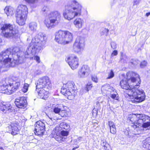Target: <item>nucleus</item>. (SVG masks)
I'll list each match as a JSON object with an SVG mask.
<instances>
[{
    "instance_id": "f257e3e1",
    "label": "nucleus",
    "mask_w": 150,
    "mask_h": 150,
    "mask_svg": "<svg viewBox=\"0 0 150 150\" xmlns=\"http://www.w3.org/2000/svg\"><path fill=\"white\" fill-rule=\"evenodd\" d=\"M127 79L130 82L131 88L127 91V94L129 96L130 100L133 103L142 102L145 99L146 96L144 91L138 89L140 83V77L136 73L129 71L126 74Z\"/></svg>"
},
{
    "instance_id": "f03ea898",
    "label": "nucleus",
    "mask_w": 150,
    "mask_h": 150,
    "mask_svg": "<svg viewBox=\"0 0 150 150\" xmlns=\"http://www.w3.org/2000/svg\"><path fill=\"white\" fill-rule=\"evenodd\" d=\"M46 40L43 33H40L37 35L27 47L25 53L26 57H31L36 53L39 52L45 45Z\"/></svg>"
},
{
    "instance_id": "7ed1b4c3",
    "label": "nucleus",
    "mask_w": 150,
    "mask_h": 150,
    "mask_svg": "<svg viewBox=\"0 0 150 150\" xmlns=\"http://www.w3.org/2000/svg\"><path fill=\"white\" fill-rule=\"evenodd\" d=\"M82 6L76 1L73 0L65 6V10L63 13L64 18L70 21L75 17L81 14Z\"/></svg>"
},
{
    "instance_id": "20e7f679",
    "label": "nucleus",
    "mask_w": 150,
    "mask_h": 150,
    "mask_svg": "<svg viewBox=\"0 0 150 150\" xmlns=\"http://www.w3.org/2000/svg\"><path fill=\"white\" fill-rule=\"evenodd\" d=\"M11 48L4 50L0 53V73L3 67H13L16 64H21V62L18 60L14 61L13 59L12 60L11 57Z\"/></svg>"
},
{
    "instance_id": "39448f33",
    "label": "nucleus",
    "mask_w": 150,
    "mask_h": 150,
    "mask_svg": "<svg viewBox=\"0 0 150 150\" xmlns=\"http://www.w3.org/2000/svg\"><path fill=\"white\" fill-rule=\"evenodd\" d=\"M42 10L44 12L46 11L47 18L44 21V23L47 28L51 29L58 24L61 17L59 12L57 11L51 12L46 7H44Z\"/></svg>"
},
{
    "instance_id": "423d86ee",
    "label": "nucleus",
    "mask_w": 150,
    "mask_h": 150,
    "mask_svg": "<svg viewBox=\"0 0 150 150\" xmlns=\"http://www.w3.org/2000/svg\"><path fill=\"white\" fill-rule=\"evenodd\" d=\"M28 9L25 5H19L16 9V22L20 25H23L25 23L27 18Z\"/></svg>"
},
{
    "instance_id": "0eeeda50",
    "label": "nucleus",
    "mask_w": 150,
    "mask_h": 150,
    "mask_svg": "<svg viewBox=\"0 0 150 150\" xmlns=\"http://www.w3.org/2000/svg\"><path fill=\"white\" fill-rule=\"evenodd\" d=\"M72 34L67 31L59 30L55 33V40L58 43L64 45L72 42Z\"/></svg>"
},
{
    "instance_id": "6e6552de",
    "label": "nucleus",
    "mask_w": 150,
    "mask_h": 150,
    "mask_svg": "<svg viewBox=\"0 0 150 150\" xmlns=\"http://www.w3.org/2000/svg\"><path fill=\"white\" fill-rule=\"evenodd\" d=\"M76 92V88L74 83L72 81H69L64 84L61 91L62 94L71 100L74 98Z\"/></svg>"
},
{
    "instance_id": "1a4fd4ad",
    "label": "nucleus",
    "mask_w": 150,
    "mask_h": 150,
    "mask_svg": "<svg viewBox=\"0 0 150 150\" xmlns=\"http://www.w3.org/2000/svg\"><path fill=\"white\" fill-rule=\"evenodd\" d=\"M3 35L7 38H16L18 34L14 29L13 25L10 24H4L1 28Z\"/></svg>"
},
{
    "instance_id": "9d476101",
    "label": "nucleus",
    "mask_w": 150,
    "mask_h": 150,
    "mask_svg": "<svg viewBox=\"0 0 150 150\" xmlns=\"http://www.w3.org/2000/svg\"><path fill=\"white\" fill-rule=\"evenodd\" d=\"M11 50V54L13 56V59L14 61L18 60L21 62H23V59L25 58V53L21 51V47L19 46H14L13 47Z\"/></svg>"
},
{
    "instance_id": "9b49d317",
    "label": "nucleus",
    "mask_w": 150,
    "mask_h": 150,
    "mask_svg": "<svg viewBox=\"0 0 150 150\" xmlns=\"http://www.w3.org/2000/svg\"><path fill=\"white\" fill-rule=\"evenodd\" d=\"M148 117H145V115L143 114L133 115L132 116L128 118V119L131 122V126L134 128L138 127L137 126L139 125L142 124V120H145Z\"/></svg>"
},
{
    "instance_id": "f8f14e48",
    "label": "nucleus",
    "mask_w": 150,
    "mask_h": 150,
    "mask_svg": "<svg viewBox=\"0 0 150 150\" xmlns=\"http://www.w3.org/2000/svg\"><path fill=\"white\" fill-rule=\"evenodd\" d=\"M84 46V40L83 38L78 37L73 45V49L76 52L81 54L83 50Z\"/></svg>"
},
{
    "instance_id": "ddd939ff",
    "label": "nucleus",
    "mask_w": 150,
    "mask_h": 150,
    "mask_svg": "<svg viewBox=\"0 0 150 150\" xmlns=\"http://www.w3.org/2000/svg\"><path fill=\"white\" fill-rule=\"evenodd\" d=\"M52 84L49 77L45 76L40 78L37 81L36 87L37 88H51Z\"/></svg>"
},
{
    "instance_id": "4468645a",
    "label": "nucleus",
    "mask_w": 150,
    "mask_h": 150,
    "mask_svg": "<svg viewBox=\"0 0 150 150\" xmlns=\"http://www.w3.org/2000/svg\"><path fill=\"white\" fill-rule=\"evenodd\" d=\"M18 126L17 122H11L6 127L7 132L11 133L13 135H16L18 134L19 131Z\"/></svg>"
},
{
    "instance_id": "2eb2a0df",
    "label": "nucleus",
    "mask_w": 150,
    "mask_h": 150,
    "mask_svg": "<svg viewBox=\"0 0 150 150\" xmlns=\"http://www.w3.org/2000/svg\"><path fill=\"white\" fill-rule=\"evenodd\" d=\"M45 125L44 123L41 121L37 122L35 127V134L37 135H42L45 131Z\"/></svg>"
},
{
    "instance_id": "dca6fc26",
    "label": "nucleus",
    "mask_w": 150,
    "mask_h": 150,
    "mask_svg": "<svg viewBox=\"0 0 150 150\" xmlns=\"http://www.w3.org/2000/svg\"><path fill=\"white\" fill-rule=\"evenodd\" d=\"M51 88H37L36 87V91L38 93V96L41 98L45 100L48 97L49 90Z\"/></svg>"
},
{
    "instance_id": "f3484780",
    "label": "nucleus",
    "mask_w": 150,
    "mask_h": 150,
    "mask_svg": "<svg viewBox=\"0 0 150 150\" xmlns=\"http://www.w3.org/2000/svg\"><path fill=\"white\" fill-rule=\"evenodd\" d=\"M67 61L73 70L76 69L79 65L78 59L76 57H69L67 58Z\"/></svg>"
},
{
    "instance_id": "a211bd4d",
    "label": "nucleus",
    "mask_w": 150,
    "mask_h": 150,
    "mask_svg": "<svg viewBox=\"0 0 150 150\" xmlns=\"http://www.w3.org/2000/svg\"><path fill=\"white\" fill-rule=\"evenodd\" d=\"M15 103L16 106L19 108H24L27 105L26 98L24 97H20L16 99Z\"/></svg>"
},
{
    "instance_id": "6ab92c4d",
    "label": "nucleus",
    "mask_w": 150,
    "mask_h": 150,
    "mask_svg": "<svg viewBox=\"0 0 150 150\" xmlns=\"http://www.w3.org/2000/svg\"><path fill=\"white\" fill-rule=\"evenodd\" d=\"M73 23L76 28L78 29H80L83 25L84 21L82 18H77L74 21Z\"/></svg>"
},
{
    "instance_id": "aec40b11",
    "label": "nucleus",
    "mask_w": 150,
    "mask_h": 150,
    "mask_svg": "<svg viewBox=\"0 0 150 150\" xmlns=\"http://www.w3.org/2000/svg\"><path fill=\"white\" fill-rule=\"evenodd\" d=\"M113 89V88H111L109 85L106 84L102 86L101 90L103 93L107 95L110 94V92H112Z\"/></svg>"
},
{
    "instance_id": "412c9836",
    "label": "nucleus",
    "mask_w": 150,
    "mask_h": 150,
    "mask_svg": "<svg viewBox=\"0 0 150 150\" xmlns=\"http://www.w3.org/2000/svg\"><path fill=\"white\" fill-rule=\"evenodd\" d=\"M129 83L130 82L128 81L127 79H123L120 82V84L121 87L122 88L126 90V92L127 94V92L128 90H129L131 88L130 85H129Z\"/></svg>"
},
{
    "instance_id": "4be33fe9",
    "label": "nucleus",
    "mask_w": 150,
    "mask_h": 150,
    "mask_svg": "<svg viewBox=\"0 0 150 150\" xmlns=\"http://www.w3.org/2000/svg\"><path fill=\"white\" fill-rule=\"evenodd\" d=\"M145 117H148L146 119H144L145 120H142V124L140 125H138L137 126L138 127L141 126H142L144 128L150 127V117L145 115Z\"/></svg>"
},
{
    "instance_id": "5701e85b",
    "label": "nucleus",
    "mask_w": 150,
    "mask_h": 150,
    "mask_svg": "<svg viewBox=\"0 0 150 150\" xmlns=\"http://www.w3.org/2000/svg\"><path fill=\"white\" fill-rule=\"evenodd\" d=\"M59 131H60V130L59 131H58H58H55V129H54L53 132H54L55 133H56V134L54 135V137L57 141H58L59 142L62 143L65 141V138L62 137L60 135H59Z\"/></svg>"
},
{
    "instance_id": "b1692460",
    "label": "nucleus",
    "mask_w": 150,
    "mask_h": 150,
    "mask_svg": "<svg viewBox=\"0 0 150 150\" xmlns=\"http://www.w3.org/2000/svg\"><path fill=\"white\" fill-rule=\"evenodd\" d=\"M70 127L69 125L65 122H62L58 126H57L55 128V131H58L61 129L62 130L64 129L66 130L68 129Z\"/></svg>"
},
{
    "instance_id": "393cba45",
    "label": "nucleus",
    "mask_w": 150,
    "mask_h": 150,
    "mask_svg": "<svg viewBox=\"0 0 150 150\" xmlns=\"http://www.w3.org/2000/svg\"><path fill=\"white\" fill-rule=\"evenodd\" d=\"M11 83L8 82V84H6V92H4V93H6L7 94H10L12 93L13 92L15 91L13 89V87H12Z\"/></svg>"
},
{
    "instance_id": "a878e982",
    "label": "nucleus",
    "mask_w": 150,
    "mask_h": 150,
    "mask_svg": "<svg viewBox=\"0 0 150 150\" xmlns=\"http://www.w3.org/2000/svg\"><path fill=\"white\" fill-rule=\"evenodd\" d=\"M4 11L7 16H12L14 13L13 8L10 6H6L4 9Z\"/></svg>"
},
{
    "instance_id": "bb28decb",
    "label": "nucleus",
    "mask_w": 150,
    "mask_h": 150,
    "mask_svg": "<svg viewBox=\"0 0 150 150\" xmlns=\"http://www.w3.org/2000/svg\"><path fill=\"white\" fill-rule=\"evenodd\" d=\"M13 87V89H14L15 91H16L18 89L20 86V80L18 79L16 80L13 81V83L11 84Z\"/></svg>"
},
{
    "instance_id": "cd10ccee",
    "label": "nucleus",
    "mask_w": 150,
    "mask_h": 150,
    "mask_svg": "<svg viewBox=\"0 0 150 150\" xmlns=\"http://www.w3.org/2000/svg\"><path fill=\"white\" fill-rule=\"evenodd\" d=\"M143 146L148 150H150V138L147 139L143 141Z\"/></svg>"
},
{
    "instance_id": "c85d7f7f",
    "label": "nucleus",
    "mask_w": 150,
    "mask_h": 150,
    "mask_svg": "<svg viewBox=\"0 0 150 150\" xmlns=\"http://www.w3.org/2000/svg\"><path fill=\"white\" fill-rule=\"evenodd\" d=\"M12 107L9 104H6V105H2L0 108L1 110L4 113L6 112L7 111L10 110Z\"/></svg>"
},
{
    "instance_id": "c756f323",
    "label": "nucleus",
    "mask_w": 150,
    "mask_h": 150,
    "mask_svg": "<svg viewBox=\"0 0 150 150\" xmlns=\"http://www.w3.org/2000/svg\"><path fill=\"white\" fill-rule=\"evenodd\" d=\"M88 75L85 72L82 71L81 69H79L78 71V76L80 78L83 79L87 77Z\"/></svg>"
},
{
    "instance_id": "7c9ffc66",
    "label": "nucleus",
    "mask_w": 150,
    "mask_h": 150,
    "mask_svg": "<svg viewBox=\"0 0 150 150\" xmlns=\"http://www.w3.org/2000/svg\"><path fill=\"white\" fill-rule=\"evenodd\" d=\"M110 96L109 97V98L110 97L113 99H115L116 100H118V96L116 92V90L114 88L112 89V92H110Z\"/></svg>"
},
{
    "instance_id": "2f4dec72",
    "label": "nucleus",
    "mask_w": 150,
    "mask_h": 150,
    "mask_svg": "<svg viewBox=\"0 0 150 150\" xmlns=\"http://www.w3.org/2000/svg\"><path fill=\"white\" fill-rule=\"evenodd\" d=\"M29 27L31 30L35 31L37 29V24L35 22H31L29 24Z\"/></svg>"
},
{
    "instance_id": "473e14b6",
    "label": "nucleus",
    "mask_w": 150,
    "mask_h": 150,
    "mask_svg": "<svg viewBox=\"0 0 150 150\" xmlns=\"http://www.w3.org/2000/svg\"><path fill=\"white\" fill-rule=\"evenodd\" d=\"M82 71L85 72V73L88 75H89L90 73V69L89 67L87 65H83L81 68Z\"/></svg>"
},
{
    "instance_id": "72a5a7b5",
    "label": "nucleus",
    "mask_w": 150,
    "mask_h": 150,
    "mask_svg": "<svg viewBox=\"0 0 150 150\" xmlns=\"http://www.w3.org/2000/svg\"><path fill=\"white\" fill-rule=\"evenodd\" d=\"M63 107V110H61L60 111L59 115H60L62 117H67L68 115V114L67 111L65 109L67 108V107L65 106H63L62 105Z\"/></svg>"
},
{
    "instance_id": "f704fd0d",
    "label": "nucleus",
    "mask_w": 150,
    "mask_h": 150,
    "mask_svg": "<svg viewBox=\"0 0 150 150\" xmlns=\"http://www.w3.org/2000/svg\"><path fill=\"white\" fill-rule=\"evenodd\" d=\"M26 52V51L25 52V58H30V59H33V58H34V59L36 61L38 62V63H39L40 62V57L37 56H35V54L32 57H26V55H25V53ZM38 52H37V53Z\"/></svg>"
},
{
    "instance_id": "c9c22d12",
    "label": "nucleus",
    "mask_w": 150,
    "mask_h": 150,
    "mask_svg": "<svg viewBox=\"0 0 150 150\" xmlns=\"http://www.w3.org/2000/svg\"><path fill=\"white\" fill-rule=\"evenodd\" d=\"M50 116V117L48 116V117L52 121H54V120L55 121L59 119V117L55 116L53 112L52 113Z\"/></svg>"
},
{
    "instance_id": "e433bc0d",
    "label": "nucleus",
    "mask_w": 150,
    "mask_h": 150,
    "mask_svg": "<svg viewBox=\"0 0 150 150\" xmlns=\"http://www.w3.org/2000/svg\"><path fill=\"white\" fill-rule=\"evenodd\" d=\"M101 145L103 146L105 149H107L109 147V144L105 141H102L101 142Z\"/></svg>"
},
{
    "instance_id": "4c0bfd02",
    "label": "nucleus",
    "mask_w": 150,
    "mask_h": 150,
    "mask_svg": "<svg viewBox=\"0 0 150 150\" xmlns=\"http://www.w3.org/2000/svg\"><path fill=\"white\" fill-rule=\"evenodd\" d=\"M6 84H4L3 85L1 86L0 87V91L1 92L4 93V92L6 91Z\"/></svg>"
},
{
    "instance_id": "58836bf2",
    "label": "nucleus",
    "mask_w": 150,
    "mask_h": 150,
    "mask_svg": "<svg viewBox=\"0 0 150 150\" xmlns=\"http://www.w3.org/2000/svg\"><path fill=\"white\" fill-rule=\"evenodd\" d=\"M61 130L60 129L58 131H60V135H61V136H67L69 134V132H68L66 131H64V130Z\"/></svg>"
},
{
    "instance_id": "ea45409f",
    "label": "nucleus",
    "mask_w": 150,
    "mask_h": 150,
    "mask_svg": "<svg viewBox=\"0 0 150 150\" xmlns=\"http://www.w3.org/2000/svg\"><path fill=\"white\" fill-rule=\"evenodd\" d=\"M92 87V83L91 82H88L86 85L85 89L87 91H88L91 89Z\"/></svg>"
},
{
    "instance_id": "a19ab883",
    "label": "nucleus",
    "mask_w": 150,
    "mask_h": 150,
    "mask_svg": "<svg viewBox=\"0 0 150 150\" xmlns=\"http://www.w3.org/2000/svg\"><path fill=\"white\" fill-rule=\"evenodd\" d=\"M108 30L107 29L104 28L101 32L100 34L101 35H105V36H107L108 35Z\"/></svg>"
},
{
    "instance_id": "79ce46f5",
    "label": "nucleus",
    "mask_w": 150,
    "mask_h": 150,
    "mask_svg": "<svg viewBox=\"0 0 150 150\" xmlns=\"http://www.w3.org/2000/svg\"><path fill=\"white\" fill-rule=\"evenodd\" d=\"M29 85L27 83H25L23 88L22 89V91L24 93H25L28 91Z\"/></svg>"
},
{
    "instance_id": "37998d69",
    "label": "nucleus",
    "mask_w": 150,
    "mask_h": 150,
    "mask_svg": "<svg viewBox=\"0 0 150 150\" xmlns=\"http://www.w3.org/2000/svg\"><path fill=\"white\" fill-rule=\"evenodd\" d=\"M91 78L92 81L93 82L96 83L98 82V79L96 75L95 74L92 75Z\"/></svg>"
},
{
    "instance_id": "c03bdc74",
    "label": "nucleus",
    "mask_w": 150,
    "mask_h": 150,
    "mask_svg": "<svg viewBox=\"0 0 150 150\" xmlns=\"http://www.w3.org/2000/svg\"><path fill=\"white\" fill-rule=\"evenodd\" d=\"M61 109V108L58 107H55L53 109V111L55 113L58 114L59 115V114Z\"/></svg>"
},
{
    "instance_id": "a18cd8bd",
    "label": "nucleus",
    "mask_w": 150,
    "mask_h": 150,
    "mask_svg": "<svg viewBox=\"0 0 150 150\" xmlns=\"http://www.w3.org/2000/svg\"><path fill=\"white\" fill-rule=\"evenodd\" d=\"M33 71H34L33 70L32 71L31 73L34 76H36L37 75L40 74L41 73V71L39 70H38L35 71H34V73L33 72Z\"/></svg>"
},
{
    "instance_id": "49530a36",
    "label": "nucleus",
    "mask_w": 150,
    "mask_h": 150,
    "mask_svg": "<svg viewBox=\"0 0 150 150\" xmlns=\"http://www.w3.org/2000/svg\"><path fill=\"white\" fill-rule=\"evenodd\" d=\"M114 76V74L113 71L111 70L110 72L108 73V76L107 77V79H110L113 78Z\"/></svg>"
},
{
    "instance_id": "de8ad7c7",
    "label": "nucleus",
    "mask_w": 150,
    "mask_h": 150,
    "mask_svg": "<svg viewBox=\"0 0 150 150\" xmlns=\"http://www.w3.org/2000/svg\"><path fill=\"white\" fill-rule=\"evenodd\" d=\"M147 62L146 61L144 60L141 62L140 64V67L141 68H143L146 66Z\"/></svg>"
},
{
    "instance_id": "09e8293b",
    "label": "nucleus",
    "mask_w": 150,
    "mask_h": 150,
    "mask_svg": "<svg viewBox=\"0 0 150 150\" xmlns=\"http://www.w3.org/2000/svg\"><path fill=\"white\" fill-rule=\"evenodd\" d=\"M136 61H134L132 62H129V64L130 66L132 67H135L137 64L136 63Z\"/></svg>"
},
{
    "instance_id": "8fccbe9b",
    "label": "nucleus",
    "mask_w": 150,
    "mask_h": 150,
    "mask_svg": "<svg viewBox=\"0 0 150 150\" xmlns=\"http://www.w3.org/2000/svg\"><path fill=\"white\" fill-rule=\"evenodd\" d=\"M108 125L109 126L110 129L112 127H115L114 123L111 121H108Z\"/></svg>"
},
{
    "instance_id": "3c124183",
    "label": "nucleus",
    "mask_w": 150,
    "mask_h": 150,
    "mask_svg": "<svg viewBox=\"0 0 150 150\" xmlns=\"http://www.w3.org/2000/svg\"><path fill=\"white\" fill-rule=\"evenodd\" d=\"M26 3L29 4H33L37 2L38 0H24Z\"/></svg>"
},
{
    "instance_id": "603ef678",
    "label": "nucleus",
    "mask_w": 150,
    "mask_h": 150,
    "mask_svg": "<svg viewBox=\"0 0 150 150\" xmlns=\"http://www.w3.org/2000/svg\"><path fill=\"white\" fill-rule=\"evenodd\" d=\"M111 47L113 49H115L117 47V44L115 42H112L111 43Z\"/></svg>"
},
{
    "instance_id": "864d4df0",
    "label": "nucleus",
    "mask_w": 150,
    "mask_h": 150,
    "mask_svg": "<svg viewBox=\"0 0 150 150\" xmlns=\"http://www.w3.org/2000/svg\"><path fill=\"white\" fill-rule=\"evenodd\" d=\"M110 133L112 134H115L116 133V130L115 127H112L111 129H110Z\"/></svg>"
},
{
    "instance_id": "5fc2aeb1",
    "label": "nucleus",
    "mask_w": 150,
    "mask_h": 150,
    "mask_svg": "<svg viewBox=\"0 0 150 150\" xmlns=\"http://www.w3.org/2000/svg\"><path fill=\"white\" fill-rule=\"evenodd\" d=\"M140 2L139 0H134V1L133 5H137L139 4Z\"/></svg>"
},
{
    "instance_id": "6e6d98bb",
    "label": "nucleus",
    "mask_w": 150,
    "mask_h": 150,
    "mask_svg": "<svg viewBox=\"0 0 150 150\" xmlns=\"http://www.w3.org/2000/svg\"><path fill=\"white\" fill-rule=\"evenodd\" d=\"M117 54L118 52L117 50H114L111 54V56L113 57L114 56H116L117 55Z\"/></svg>"
},
{
    "instance_id": "4d7b16f0",
    "label": "nucleus",
    "mask_w": 150,
    "mask_h": 150,
    "mask_svg": "<svg viewBox=\"0 0 150 150\" xmlns=\"http://www.w3.org/2000/svg\"><path fill=\"white\" fill-rule=\"evenodd\" d=\"M93 115L95 114V115H97V114L98 111L95 109H93Z\"/></svg>"
},
{
    "instance_id": "13d9d810",
    "label": "nucleus",
    "mask_w": 150,
    "mask_h": 150,
    "mask_svg": "<svg viewBox=\"0 0 150 150\" xmlns=\"http://www.w3.org/2000/svg\"><path fill=\"white\" fill-rule=\"evenodd\" d=\"M98 103H103V99L102 98L100 97H99L98 98Z\"/></svg>"
},
{
    "instance_id": "bf43d9fd",
    "label": "nucleus",
    "mask_w": 150,
    "mask_h": 150,
    "mask_svg": "<svg viewBox=\"0 0 150 150\" xmlns=\"http://www.w3.org/2000/svg\"><path fill=\"white\" fill-rule=\"evenodd\" d=\"M82 138L81 137H78L77 141L78 142H80V140H81Z\"/></svg>"
},
{
    "instance_id": "052dcab7",
    "label": "nucleus",
    "mask_w": 150,
    "mask_h": 150,
    "mask_svg": "<svg viewBox=\"0 0 150 150\" xmlns=\"http://www.w3.org/2000/svg\"><path fill=\"white\" fill-rule=\"evenodd\" d=\"M150 15V12L147 13H146V16L148 17Z\"/></svg>"
},
{
    "instance_id": "680f3d73",
    "label": "nucleus",
    "mask_w": 150,
    "mask_h": 150,
    "mask_svg": "<svg viewBox=\"0 0 150 150\" xmlns=\"http://www.w3.org/2000/svg\"><path fill=\"white\" fill-rule=\"evenodd\" d=\"M0 150H4L2 147H0Z\"/></svg>"
},
{
    "instance_id": "e2e57ef3",
    "label": "nucleus",
    "mask_w": 150,
    "mask_h": 150,
    "mask_svg": "<svg viewBox=\"0 0 150 150\" xmlns=\"http://www.w3.org/2000/svg\"><path fill=\"white\" fill-rule=\"evenodd\" d=\"M122 57H126V56H122Z\"/></svg>"
},
{
    "instance_id": "0e129e2a",
    "label": "nucleus",
    "mask_w": 150,
    "mask_h": 150,
    "mask_svg": "<svg viewBox=\"0 0 150 150\" xmlns=\"http://www.w3.org/2000/svg\"><path fill=\"white\" fill-rule=\"evenodd\" d=\"M122 59H123V58L122 57H121V60H122Z\"/></svg>"
},
{
    "instance_id": "69168bd1",
    "label": "nucleus",
    "mask_w": 150,
    "mask_h": 150,
    "mask_svg": "<svg viewBox=\"0 0 150 150\" xmlns=\"http://www.w3.org/2000/svg\"><path fill=\"white\" fill-rule=\"evenodd\" d=\"M1 41V39L0 38V42Z\"/></svg>"
},
{
    "instance_id": "338daca9",
    "label": "nucleus",
    "mask_w": 150,
    "mask_h": 150,
    "mask_svg": "<svg viewBox=\"0 0 150 150\" xmlns=\"http://www.w3.org/2000/svg\"><path fill=\"white\" fill-rule=\"evenodd\" d=\"M136 32L135 33V35H135L136 34Z\"/></svg>"
}]
</instances>
